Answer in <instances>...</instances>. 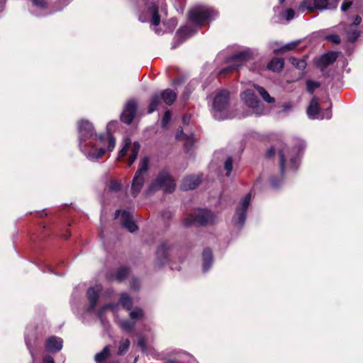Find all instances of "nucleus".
Listing matches in <instances>:
<instances>
[{
	"mask_svg": "<svg viewBox=\"0 0 363 363\" xmlns=\"http://www.w3.org/2000/svg\"><path fill=\"white\" fill-rule=\"evenodd\" d=\"M252 195L251 193H247L243 198L238 202L235 214L233 217V223L234 225L242 228L246 220V213L250 206Z\"/></svg>",
	"mask_w": 363,
	"mask_h": 363,
	"instance_id": "nucleus-10",
	"label": "nucleus"
},
{
	"mask_svg": "<svg viewBox=\"0 0 363 363\" xmlns=\"http://www.w3.org/2000/svg\"><path fill=\"white\" fill-rule=\"evenodd\" d=\"M217 16V12L211 7L199 4L191 8L188 12V18L191 26L182 27L177 33V38L182 41L195 34L199 28H202L206 23L213 20Z\"/></svg>",
	"mask_w": 363,
	"mask_h": 363,
	"instance_id": "nucleus-2",
	"label": "nucleus"
},
{
	"mask_svg": "<svg viewBox=\"0 0 363 363\" xmlns=\"http://www.w3.org/2000/svg\"><path fill=\"white\" fill-rule=\"evenodd\" d=\"M201 176L189 175L184 178L181 188L184 191L193 190L196 189L201 182Z\"/></svg>",
	"mask_w": 363,
	"mask_h": 363,
	"instance_id": "nucleus-18",
	"label": "nucleus"
},
{
	"mask_svg": "<svg viewBox=\"0 0 363 363\" xmlns=\"http://www.w3.org/2000/svg\"><path fill=\"white\" fill-rule=\"evenodd\" d=\"M148 166L149 158L144 157L140 162L138 169L136 171L132 181L130 191L133 197H135L140 193L143 186Z\"/></svg>",
	"mask_w": 363,
	"mask_h": 363,
	"instance_id": "nucleus-6",
	"label": "nucleus"
},
{
	"mask_svg": "<svg viewBox=\"0 0 363 363\" xmlns=\"http://www.w3.org/2000/svg\"><path fill=\"white\" fill-rule=\"evenodd\" d=\"M47 269H48L47 270L48 272H49L50 273H54L53 269H52V268L51 267L47 266Z\"/></svg>",
	"mask_w": 363,
	"mask_h": 363,
	"instance_id": "nucleus-61",
	"label": "nucleus"
},
{
	"mask_svg": "<svg viewBox=\"0 0 363 363\" xmlns=\"http://www.w3.org/2000/svg\"><path fill=\"white\" fill-rule=\"evenodd\" d=\"M144 311L140 308H135L130 312V320H121L118 321L119 327L124 331L130 333L133 330L137 321L144 318Z\"/></svg>",
	"mask_w": 363,
	"mask_h": 363,
	"instance_id": "nucleus-12",
	"label": "nucleus"
},
{
	"mask_svg": "<svg viewBox=\"0 0 363 363\" xmlns=\"http://www.w3.org/2000/svg\"><path fill=\"white\" fill-rule=\"evenodd\" d=\"M216 220V216L211 211L198 208L184 218L183 225L185 227L204 226L214 224Z\"/></svg>",
	"mask_w": 363,
	"mask_h": 363,
	"instance_id": "nucleus-5",
	"label": "nucleus"
},
{
	"mask_svg": "<svg viewBox=\"0 0 363 363\" xmlns=\"http://www.w3.org/2000/svg\"><path fill=\"white\" fill-rule=\"evenodd\" d=\"M129 269L125 267H120L116 274V279L121 281H123L128 274Z\"/></svg>",
	"mask_w": 363,
	"mask_h": 363,
	"instance_id": "nucleus-34",
	"label": "nucleus"
},
{
	"mask_svg": "<svg viewBox=\"0 0 363 363\" xmlns=\"http://www.w3.org/2000/svg\"><path fill=\"white\" fill-rule=\"evenodd\" d=\"M191 116L189 115H184L182 118L183 123L189 124Z\"/></svg>",
	"mask_w": 363,
	"mask_h": 363,
	"instance_id": "nucleus-55",
	"label": "nucleus"
},
{
	"mask_svg": "<svg viewBox=\"0 0 363 363\" xmlns=\"http://www.w3.org/2000/svg\"><path fill=\"white\" fill-rule=\"evenodd\" d=\"M129 148H130V154L128 161V166L130 167L138 157L140 145L138 142H134L133 144L131 145L130 139L125 138L123 140V147L118 152V159L124 157L128 152Z\"/></svg>",
	"mask_w": 363,
	"mask_h": 363,
	"instance_id": "nucleus-13",
	"label": "nucleus"
},
{
	"mask_svg": "<svg viewBox=\"0 0 363 363\" xmlns=\"http://www.w3.org/2000/svg\"><path fill=\"white\" fill-rule=\"evenodd\" d=\"M43 363H55V362L51 356L48 355L43 358Z\"/></svg>",
	"mask_w": 363,
	"mask_h": 363,
	"instance_id": "nucleus-52",
	"label": "nucleus"
},
{
	"mask_svg": "<svg viewBox=\"0 0 363 363\" xmlns=\"http://www.w3.org/2000/svg\"><path fill=\"white\" fill-rule=\"evenodd\" d=\"M120 213H121L120 211H116V213H115V218H118Z\"/></svg>",
	"mask_w": 363,
	"mask_h": 363,
	"instance_id": "nucleus-62",
	"label": "nucleus"
},
{
	"mask_svg": "<svg viewBox=\"0 0 363 363\" xmlns=\"http://www.w3.org/2000/svg\"><path fill=\"white\" fill-rule=\"evenodd\" d=\"M182 362H184V363H196V359L190 355L189 354H187L186 352H184L182 354Z\"/></svg>",
	"mask_w": 363,
	"mask_h": 363,
	"instance_id": "nucleus-43",
	"label": "nucleus"
},
{
	"mask_svg": "<svg viewBox=\"0 0 363 363\" xmlns=\"http://www.w3.org/2000/svg\"><path fill=\"white\" fill-rule=\"evenodd\" d=\"M45 347L49 352H58L62 347V340L55 336L50 337L46 341Z\"/></svg>",
	"mask_w": 363,
	"mask_h": 363,
	"instance_id": "nucleus-22",
	"label": "nucleus"
},
{
	"mask_svg": "<svg viewBox=\"0 0 363 363\" xmlns=\"http://www.w3.org/2000/svg\"><path fill=\"white\" fill-rule=\"evenodd\" d=\"M194 87L192 86L191 84H188V86L186 87V89L183 94V98L184 99H187L191 93L192 89Z\"/></svg>",
	"mask_w": 363,
	"mask_h": 363,
	"instance_id": "nucleus-48",
	"label": "nucleus"
},
{
	"mask_svg": "<svg viewBox=\"0 0 363 363\" xmlns=\"http://www.w3.org/2000/svg\"><path fill=\"white\" fill-rule=\"evenodd\" d=\"M313 6L316 9H328V0H313Z\"/></svg>",
	"mask_w": 363,
	"mask_h": 363,
	"instance_id": "nucleus-37",
	"label": "nucleus"
},
{
	"mask_svg": "<svg viewBox=\"0 0 363 363\" xmlns=\"http://www.w3.org/2000/svg\"><path fill=\"white\" fill-rule=\"evenodd\" d=\"M101 290L102 287L100 285H96L93 287H90L88 289L86 292V296L89 303V306L87 308V311L89 313H91L94 310L96 305L98 302Z\"/></svg>",
	"mask_w": 363,
	"mask_h": 363,
	"instance_id": "nucleus-15",
	"label": "nucleus"
},
{
	"mask_svg": "<svg viewBox=\"0 0 363 363\" xmlns=\"http://www.w3.org/2000/svg\"><path fill=\"white\" fill-rule=\"evenodd\" d=\"M319 99L317 97H313L307 108L306 113L308 117L311 120H323L330 119L332 117L331 108L332 104H330V107L322 110L318 105Z\"/></svg>",
	"mask_w": 363,
	"mask_h": 363,
	"instance_id": "nucleus-11",
	"label": "nucleus"
},
{
	"mask_svg": "<svg viewBox=\"0 0 363 363\" xmlns=\"http://www.w3.org/2000/svg\"><path fill=\"white\" fill-rule=\"evenodd\" d=\"M284 65V61L281 58H274L267 65V68L274 72L280 71Z\"/></svg>",
	"mask_w": 363,
	"mask_h": 363,
	"instance_id": "nucleus-30",
	"label": "nucleus"
},
{
	"mask_svg": "<svg viewBox=\"0 0 363 363\" xmlns=\"http://www.w3.org/2000/svg\"><path fill=\"white\" fill-rule=\"evenodd\" d=\"M352 4V1H345L341 6V10L344 12L347 11L351 7Z\"/></svg>",
	"mask_w": 363,
	"mask_h": 363,
	"instance_id": "nucleus-49",
	"label": "nucleus"
},
{
	"mask_svg": "<svg viewBox=\"0 0 363 363\" xmlns=\"http://www.w3.org/2000/svg\"><path fill=\"white\" fill-rule=\"evenodd\" d=\"M159 95L162 98L163 103L167 105H172L177 99V94L169 89L159 92Z\"/></svg>",
	"mask_w": 363,
	"mask_h": 363,
	"instance_id": "nucleus-24",
	"label": "nucleus"
},
{
	"mask_svg": "<svg viewBox=\"0 0 363 363\" xmlns=\"http://www.w3.org/2000/svg\"><path fill=\"white\" fill-rule=\"evenodd\" d=\"M108 355L109 347L108 346H106L101 352L96 354L94 359L96 362H102L108 357Z\"/></svg>",
	"mask_w": 363,
	"mask_h": 363,
	"instance_id": "nucleus-33",
	"label": "nucleus"
},
{
	"mask_svg": "<svg viewBox=\"0 0 363 363\" xmlns=\"http://www.w3.org/2000/svg\"><path fill=\"white\" fill-rule=\"evenodd\" d=\"M297 44H298L297 42H292L291 43H288V44L285 45L284 46H283L281 48V50L283 52L287 51V50H291L294 49L296 46Z\"/></svg>",
	"mask_w": 363,
	"mask_h": 363,
	"instance_id": "nucleus-47",
	"label": "nucleus"
},
{
	"mask_svg": "<svg viewBox=\"0 0 363 363\" xmlns=\"http://www.w3.org/2000/svg\"><path fill=\"white\" fill-rule=\"evenodd\" d=\"M171 116H172V114H171L170 111H167L164 113V115L162 119V126L163 128H165L167 125V124L170 121Z\"/></svg>",
	"mask_w": 363,
	"mask_h": 363,
	"instance_id": "nucleus-42",
	"label": "nucleus"
},
{
	"mask_svg": "<svg viewBox=\"0 0 363 363\" xmlns=\"http://www.w3.org/2000/svg\"><path fill=\"white\" fill-rule=\"evenodd\" d=\"M164 25L169 32H172L177 25V20L174 18H170L168 21L164 22Z\"/></svg>",
	"mask_w": 363,
	"mask_h": 363,
	"instance_id": "nucleus-39",
	"label": "nucleus"
},
{
	"mask_svg": "<svg viewBox=\"0 0 363 363\" xmlns=\"http://www.w3.org/2000/svg\"><path fill=\"white\" fill-rule=\"evenodd\" d=\"M340 26L343 29L349 42H354L357 40L359 36V31L355 25L350 24L345 26L341 24Z\"/></svg>",
	"mask_w": 363,
	"mask_h": 363,
	"instance_id": "nucleus-21",
	"label": "nucleus"
},
{
	"mask_svg": "<svg viewBox=\"0 0 363 363\" xmlns=\"http://www.w3.org/2000/svg\"><path fill=\"white\" fill-rule=\"evenodd\" d=\"M33 6L38 8L44 9L46 8L47 3L44 0H32Z\"/></svg>",
	"mask_w": 363,
	"mask_h": 363,
	"instance_id": "nucleus-45",
	"label": "nucleus"
},
{
	"mask_svg": "<svg viewBox=\"0 0 363 363\" xmlns=\"http://www.w3.org/2000/svg\"><path fill=\"white\" fill-rule=\"evenodd\" d=\"M294 10L289 9L285 11L283 16L289 21L294 18Z\"/></svg>",
	"mask_w": 363,
	"mask_h": 363,
	"instance_id": "nucleus-44",
	"label": "nucleus"
},
{
	"mask_svg": "<svg viewBox=\"0 0 363 363\" xmlns=\"http://www.w3.org/2000/svg\"><path fill=\"white\" fill-rule=\"evenodd\" d=\"M162 104L163 101L159 95V92H156L150 98L147 113H152V112L158 110L162 106Z\"/></svg>",
	"mask_w": 363,
	"mask_h": 363,
	"instance_id": "nucleus-23",
	"label": "nucleus"
},
{
	"mask_svg": "<svg viewBox=\"0 0 363 363\" xmlns=\"http://www.w3.org/2000/svg\"><path fill=\"white\" fill-rule=\"evenodd\" d=\"M229 92L223 89L218 91L213 97L211 113L214 118L225 120L230 118Z\"/></svg>",
	"mask_w": 363,
	"mask_h": 363,
	"instance_id": "nucleus-4",
	"label": "nucleus"
},
{
	"mask_svg": "<svg viewBox=\"0 0 363 363\" xmlns=\"http://www.w3.org/2000/svg\"><path fill=\"white\" fill-rule=\"evenodd\" d=\"M179 82V79H175L174 82H173V84L174 85L177 84Z\"/></svg>",
	"mask_w": 363,
	"mask_h": 363,
	"instance_id": "nucleus-64",
	"label": "nucleus"
},
{
	"mask_svg": "<svg viewBox=\"0 0 363 363\" xmlns=\"http://www.w3.org/2000/svg\"><path fill=\"white\" fill-rule=\"evenodd\" d=\"M79 147L86 158L96 161L106 152L105 138L103 134L96 135L93 124L87 120L77 123Z\"/></svg>",
	"mask_w": 363,
	"mask_h": 363,
	"instance_id": "nucleus-1",
	"label": "nucleus"
},
{
	"mask_svg": "<svg viewBox=\"0 0 363 363\" xmlns=\"http://www.w3.org/2000/svg\"><path fill=\"white\" fill-rule=\"evenodd\" d=\"M118 308V305L117 303H109L105 304L99 308L97 315L103 325H105V313L106 311L111 310L112 312H116Z\"/></svg>",
	"mask_w": 363,
	"mask_h": 363,
	"instance_id": "nucleus-26",
	"label": "nucleus"
},
{
	"mask_svg": "<svg viewBox=\"0 0 363 363\" xmlns=\"http://www.w3.org/2000/svg\"><path fill=\"white\" fill-rule=\"evenodd\" d=\"M176 138L177 140H184V147L187 151L190 150L194 143L193 137L184 134L182 130L177 133Z\"/></svg>",
	"mask_w": 363,
	"mask_h": 363,
	"instance_id": "nucleus-29",
	"label": "nucleus"
},
{
	"mask_svg": "<svg viewBox=\"0 0 363 363\" xmlns=\"http://www.w3.org/2000/svg\"><path fill=\"white\" fill-rule=\"evenodd\" d=\"M320 86V84L318 82L308 80L306 82V89L307 91L313 94L315 89L318 88Z\"/></svg>",
	"mask_w": 363,
	"mask_h": 363,
	"instance_id": "nucleus-36",
	"label": "nucleus"
},
{
	"mask_svg": "<svg viewBox=\"0 0 363 363\" xmlns=\"http://www.w3.org/2000/svg\"><path fill=\"white\" fill-rule=\"evenodd\" d=\"M167 363H184V362H182V359L177 360V359H169L167 361Z\"/></svg>",
	"mask_w": 363,
	"mask_h": 363,
	"instance_id": "nucleus-56",
	"label": "nucleus"
},
{
	"mask_svg": "<svg viewBox=\"0 0 363 363\" xmlns=\"http://www.w3.org/2000/svg\"><path fill=\"white\" fill-rule=\"evenodd\" d=\"M26 340V346L30 352V354L33 358V360L34 361V359H35V354H34V352H33V348L31 347V344H30V340H28V339L27 338V337H26L25 338Z\"/></svg>",
	"mask_w": 363,
	"mask_h": 363,
	"instance_id": "nucleus-50",
	"label": "nucleus"
},
{
	"mask_svg": "<svg viewBox=\"0 0 363 363\" xmlns=\"http://www.w3.org/2000/svg\"><path fill=\"white\" fill-rule=\"evenodd\" d=\"M138 346L142 351H146V341L143 337H140L138 340Z\"/></svg>",
	"mask_w": 363,
	"mask_h": 363,
	"instance_id": "nucleus-46",
	"label": "nucleus"
},
{
	"mask_svg": "<svg viewBox=\"0 0 363 363\" xmlns=\"http://www.w3.org/2000/svg\"><path fill=\"white\" fill-rule=\"evenodd\" d=\"M224 168L226 170V176L229 177L230 174L233 169V158L231 157H228L225 162Z\"/></svg>",
	"mask_w": 363,
	"mask_h": 363,
	"instance_id": "nucleus-38",
	"label": "nucleus"
},
{
	"mask_svg": "<svg viewBox=\"0 0 363 363\" xmlns=\"http://www.w3.org/2000/svg\"><path fill=\"white\" fill-rule=\"evenodd\" d=\"M147 13L151 16V25L157 26L160 23V17L158 13V9L153 3H151L148 7Z\"/></svg>",
	"mask_w": 363,
	"mask_h": 363,
	"instance_id": "nucleus-27",
	"label": "nucleus"
},
{
	"mask_svg": "<svg viewBox=\"0 0 363 363\" xmlns=\"http://www.w3.org/2000/svg\"><path fill=\"white\" fill-rule=\"evenodd\" d=\"M252 52L250 49H245L230 59V65L222 69L219 74H228L234 71L238 70L239 67L247 62L252 57Z\"/></svg>",
	"mask_w": 363,
	"mask_h": 363,
	"instance_id": "nucleus-9",
	"label": "nucleus"
},
{
	"mask_svg": "<svg viewBox=\"0 0 363 363\" xmlns=\"http://www.w3.org/2000/svg\"><path fill=\"white\" fill-rule=\"evenodd\" d=\"M120 303L127 310H130L133 306V301L130 296L124 293L121 295L120 297Z\"/></svg>",
	"mask_w": 363,
	"mask_h": 363,
	"instance_id": "nucleus-31",
	"label": "nucleus"
},
{
	"mask_svg": "<svg viewBox=\"0 0 363 363\" xmlns=\"http://www.w3.org/2000/svg\"><path fill=\"white\" fill-rule=\"evenodd\" d=\"M138 19L141 22H145L147 21V18L145 16H143L142 15L139 16Z\"/></svg>",
	"mask_w": 363,
	"mask_h": 363,
	"instance_id": "nucleus-58",
	"label": "nucleus"
},
{
	"mask_svg": "<svg viewBox=\"0 0 363 363\" xmlns=\"http://www.w3.org/2000/svg\"><path fill=\"white\" fill-rule=\"evenodd\" d=\"M121 222V225L130 233H133L138 229V226L133 220L132 215L127 211H122Z\"/></svg>",
	"mask_w": 363,
	"mask_h": 363,
	"instance_id": "nucleus-19",
	"label": "nucleus"
},
{
	"mask_svg": "<svg viewBox=\"0 0 363 363\" xmlns=\"http://www.w3.org/2000/svg\"><path fill=\"white\" fill-rule=\"evenodd\" d=\"M274 152H275L274 149L273 147H271L267 152L266 155H267V157H272L274 155Z\"/></svg>",
	"mask_w": 363,
	"mask_h": 363,
	"instance_id": "nucleus-54",
	"label": "nucleus"
},
{
	"mask_svg": "<svg viewBox=\"0 0 363 363\" xmlns=\"http://www.w3.org/2000/svg\"><path fill=\"white\" fill-rule=\"evenodd\" d=\"M290 62L294 66L299 69H304L307 66V62L305 58L298 59L296 57H291Z\"/></svg>",
	"mask_w": 363,
	"mask_h": 363,
	"instance_id": "nucleus-32",
	"label": "nucleus"
},
{
	"mask_svg": "<svg viewBox=\"0 0 363 363\" xmlns=\"http://www.w3.org/2000/svg\"><path fill=\"white\" fill-rule=\"evenodd\" d=\"M253 86L265 102L268 104H273L275 101V99L271 96L264 87L257 84H253Z\"/></svg>",
	"mask_w": 363,
	"mask_h": 363,
	"instance_id": "nucleus-28",
	"label": "nucleus"
},
{
	"mask_svg": "<svg viewBox=\"0 0 363 363\" xmlns=\"http://www.w3.org/2000/svg\"><path fill=\"white\" fill-rule=\"evenodd\" d=\"M325 39L335 44H339L341 41L340 38L337 34H330L325 36Z\"/></svg>",
	"mask_w": 363,
	"mask_h": 363,
	"instance_id": "nucleus-41",
	"label": "nucleus"
},
{
	"mask_svg": "<svg viewBox=\"0 0 363 363\" xmlns=\"http://www.w3.org/2000/svg\"><path fill=\"white\" fill-rule=\"evenodd\" d=\"M162 189L165 192L171 193L175 189V183L167 170H162L149 186L147 194L156 189Z\"/></svg>",
	"mask_w": 363,
	"mask_h": 363,
	"instance_id": "nucleus-7",
	"label": "nucleus"
},
{
	"mask_svg": "<svg viewBox=\"0 0 363 363\" xmlns=\"http://www.w3.org/2000/svg\"><path fill=\"white\" fill-rule=\"evenodd\" d=\"M305 147V142L298 140L296 146L293 149L289 150L288 147H284L279 151V166L281 174H284L288 158L289 159V168L293 170L297 169L300 153Z\"/></svg>",
	"mask_w": 363,
	"mask_h": 363,
	"instance_id": "nucleus-3",
	"label": "nucleus"
},
{
	"mask_svg": "<svg viewBox=\"0 0 363 363\" xmlns=\"http://www.w3.org/2000/svg\"><path fill=\"white\" fill-rule=\"evenodd\" d=\"M203 271L206 272L212 265L213 254L209 248H205L203 251Z\"/></svg>",
	"mask_w": 363,
	"mask_h": 363,
	"instance_id": "nucleus-25",
	"label": "nucleus"
},
{
	"mask_svg": "<svg viewBox=\"0 0 363 363\" xmlns=\"http://www.w3.org/2000/svg\"><path fill=\"white\" fill-rule=\"evenodd\" d=\"M117 124V121H112L106 125L107 133L104 135L105 138V147L107 146L106 151L112 152L115 147L116 140L112 135L111 132L116 128Z\"/></svg>",
	"mask_w": 363,
	"mask_h": 363,
	"instance_id": "nucleus-16",
	"label": "nucleus"
},
{
	"mask_svg": "<svg viewBox=\"0 0 363 363\" xmlns=\"http://www.w3.org/2000/svg\"><path fill=\"white\" fill-rule=\"evenodd\" d=\"M240 98L242 102L251 108L256 115L261 116L265 113L266 109L264 104L257 98L252 89H247L242 91L240 94Z\"/></svg>",
	"mask_w": 363,
	"mask_h": 363,
	"instance_id": "nucleus-8",
	"label": "nucleus"
},
{
	"mask_svg": "<svg viewBox=\"0 0 363 363\" xmlns=\"http://www.w3.org/2000/svg\"><path fill=\"white\" fill-rule=\"evenodd\" d=\"M362 22V18L359 16H357L353 21L352 25H355L356 27H357L358 25H359Z\"/></svg>",
	"mask_w": 363,
	"mask_h": 363,
	"instance_id": "nucleus-53",
	"label": "nucleus"
},
{
	"mask_svg": "<svg viewBox=\"0 0 363 363\" xmlns=\"http://www.w3.org/2000/svg\"><path fill=\"white\" fill-rule=\"evenodd\" d=\"M281 181H282L281 179H279V182H277L275 181L274 177H272L271 179H270V184H271L272 187L278 188V187L280 186Z\"/></svg>",
	"mask_w": 363,
	"mask_h": 363,
	"instance_id": "nucleus-51",
	"label": "nucleus"
},
{
	"mask_svg": "<svg viewBox=\"0 0 363 363\" xmlns=\"http://www.w3.org/2000/svg\"><path fill=\"white\" fill-rule=\"evenodd\" d=\"M130 340L128 339L122 340L121 341H120L118 354L122 355L125 354L128 351L130 347Z\"/></svg>",
	"mask_w": 363,
	"mask_h": 363,
	"instance_id": "nucleus-35",
	"label": "nucleus"
},
{
	"mask_svg": "<svg viewBox=\"0 0 363 363\" xmlns=\"http://www.w3.org/2000/svg\"><path fill=\"white\" fill-rule=\"evenodd\" d=\"M121 184L117 180L115 179L111 180L110 182V184L108 186L109 190L114 192L118 191L121 189Z\"/></svg>",
	"mask_w": 363,
	"mask_h": 363,
	"instance_id": "nucleus-40",
	"label": "nucleus"
},
{
	"mask_svg": "<svg viewBox=\"0 0 363 363\" xmlns=\"http://www.w3.org/2000/svg\"><path fill=\"white\" fill-rule=\"evenodd\" d=\"M131 287L134 289H137V286L135 285V281H133L131 284Z\"/></svg>",
	"mask_w": 363,
	"mask_h": 363,
	"instance_id": "nucleus-63",
	"label": "nucleus"
},
{
	"mask_svg": "<svg viewBox=\"0 0 363 363\" xmlns=\"http://www.w3.org/2000/svg\"><path fill=\"white\" fill-rule=\"evenodd\" d=\"M337 58V52H331L321 55L316 60V66L322 71L333 64Z\"/></svg>",
	"mask_w": 363,
	"mask_h": 363,
	"instance_id": "nucleus-17",
	"label": "nucleus"
},
{
	"mask_svg": "<svg viewBox=\"0 0 363 363\" xmlns=\"http://www.w3.org/2000/svg\"><path fill=\"white\" fill-rule=\"evenodd\" d=\"M162 216H163L164 218H170V217L172 216V213H171V212H169V211H168V212L164 213L162 215Z\"/></svg>",
	"mask_w": 363,
	"mask_h": 363,
	"instance_id": "nucleus-59",
	"label": "nucleus"
},
{
	"mask_svg": "<svg viewBox=\"0 0 363 363\" xmlns=\"http://www.w3.org/2000/svg\"><path fill=\"white\" fill-rule=\"evenodd\" d=\"M4 3H5V0H0V11L2 10Z\"/></svg>",
	"mask_w": 363,
	"mask_h": 363,
	"instance_id": "nucleus-60",
	"label": "nucleus"
},
{
	"mask_svg": "<svg viewBox=\"0 0 363 363\" xmlns=\"http://www.w3.org/2000/svg\"><path fill=\"white\" fill-rule=\"evenodd\" d=\"M169 255V247L166 243H162L157 248L156 252V264L159 266H162L165 264L167 261Z\"/></svg>",
	"mask_w": 363,
	"mask_h": 363,
	"instance_id": "nucleus-20",
	"label": "nucleus"
},
{
	"mask_svg": "<svg viewBox=\"0 0 363 363\" xmlns=\"http://www.w3.org/2000/svg\"><path fill=\"white\" fill-rule=\"evenodd\" d=\"M136 111L137 103L134 100L128 101L121 115V121L128 125L130 124L135 116Z\"/></svg>",
	"mask_w": 363,
	"mask_h": 363,
	"instance_id": "nucleus-14",
	"label": "nucleus"
},
{
	"mask_svg": "<svg viewBox=\"0 0 363 363\" xmlns=\"http://www.w3.org/2000/svg\"><path fill=\"white\" fill-rule=\"evenodd\" d=\"M291 108V104L289 103L286 104L283 107V111H287L290 110Z\"/></svg>",
	"mask_w": 363,
	"mask_h": 363,
	"instance_id": "nucleus-57",
	"label": "nucleus"
}]
</instances>
